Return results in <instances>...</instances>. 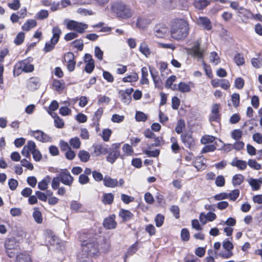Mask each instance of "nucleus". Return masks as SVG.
Wrapping results in <instances>:
<instances>
[{"mask_svg": "<svg viewBox=\"0 0 262 262\" xmlns=\"http://www.w3.org/2000/svg\"><path fill=\"white\" fill-rule=\"evenodd\" d=\"M210 60L215 65H217L220 62V58L217 54L215 52H212L210 53Z\"/></svg>", "mask_w": 262, "mask_h": 262, "instance_id": "obj_43", "label": "nucleus"}, {"mask_svg": "<svg viewBox=\"0 0 262 262\" xmlns=\"http://www.w3.org/2000/svg\"><path fill=\"white\" fill-rule=\"evenodd\" d=\"M81 246L82 252L85 253L87 256L85 257V260H82L83 257H81V258L79 257L80 262H91L89 256L96 254L98 249L94 235L89 234L86 239L82 241Z\"/></svg>", "mask_w": 262, "mask_h": 262, "instance_id": "obj_2", "label": "nucleus"}, {"mask_svg": "<svg viewBox=\"0 0 262 262\" xmlns=\"http://www.w3.org/2000/svg\"><path fill=\"white\" fill-rule=\"evenodd\" d=\"M192 55L198 59H202L204 57V50L200 48V43L198 42L191 49Z\"/></svg>", "mask_w": 262, "mask_h": 262, "instance_id": "obj_15", "label": "nucleus"}, {"mask_svg": "<svg viewBox=\"0 0 262 262\" xmlns=\"http://www.w3.org/2000/svg\"><path fill=\"white\" fill-rule=\"evenodd\" d=\"M190 30L188 21L183 18H175L171 23L170 36L173 39L179 41L185 39Z\"/></svg>", "mask_w": 262, "mask_h": 262, "instance_id": "obj_1", "label": "nucleus"}, {"mask_svg": "<svg viewBox=\"0 0 262 262\" xmlns=\"http://www.w3.org/2000/svg\"><path fill=\"white\" fill-rule=\"evenodd\" d=\"M171 102H172V105H171L172 108L173 110L178 109L180 104V99L178 97L174 96L172 98Z\"/></svg>", "mask_w": 262, "mask_h": 262, "instance_id": "obj_62", "label": "nucleus"}, {"mask_svg": "<svg viewBox=\"0 0 262 262\" xmlns=\"http://www.w3.org/2000/svg\"><path fill=\"white\" fill-rule=\"evenodd\" d=\"M181 139L185 146L190 147L194 145V140L191 135L182 134Z\"/></svg>", "mask_w": 262, "mask_h": 262, "instance_id": "obj_23", "label": "nucleus"}, {"mask_svg": "<svg viewBox=\"0 0 262 262\" xmlns=\"http://www.w3.org/2000/svg\"><path fill=\"white\" fill-rule=\"evenodd\" d=\"M32 154L33 157L36 161H39L41 159L40 152L37 148H29Z\"/></svg>", "mask_w": 262, "mask_h": 262, "instance_id": "obj_44", "label": "nucleus"}, {"mask_svg": "<svg viewBox=\"0 0 262 262\" xmlns=\"http://www.w3.org/2000/svg\"><path fill=\"white\" fill-rule=\"evenodd\" d=\"M58 177L62 184L68 186H72L74 179L68 169H60Z\"/></svg>", "mask_w": 262, "mask_h": 262, "instance_id": "obj_7", "label": "nucleus"}, {"mask_svg": "<svg viewBox=\"0 0 262 262\" xmlns=\"http://www.w3.org/2000/svg\"><path fill=\"white\" fill-rule=\"evenodd\" d=\"M103 77L108 82H113L114 80V78L112 74L107 71H103Z\"/></svg>", "mask_w": 262, "mask_h": 262, "instance_id": "obj_60", "label": "nucleus"}, {"mask_svg": "<svg viewBox=\"0 0 262 262\" xmlns=\"http://www.w3.org/2000/svg\"><path fill=\"white\" fill-rule=\"evenodd\" d=\"M142 77L140 79V82L142 84H148L149 81L147 78L148 70L146 67H143L141 69Z\"/></svg>", "mask_w": 262, "mask_h": 262, "instance_id": "obj_32", "label": "nucleus"}, {"mask_svg": "<svg viewBox=\"0 0 262 262\" xmlns=\"http://www.w3.org/2000/svg\"><path fill=\"white\" fill-rule=\"evenodd\" d=\"M239 95L237 93H234L231 96V100L234 107H237L239 104Z\"/></svg>", "mask_w": 262, "mask_h": 262, "instance_id": "obj_51", "label": "nucleus"}, {"mask_svg": "<svg viewBox=\"0 0 262 262\" xmlns=\"http://www.w3.org/2000/svg\"><path fill=\"white\" fill-rule=\"evenodd\" d=\"M133 91V88L127 89L125 91L120 90L119 95L121 100L125 104H129L132 99L131 94Z\"/></svg>", "mask_w": 262, "mask_h": 262, "instance_id": "obj_11", "label": "nucleus"}, {"mask_svg": "<svg viewBox=\"0 0 262 262\" xmlns=\"http://www.w3.org/2000/svg\"><path fill=\"white\" fill-rule=\"evenodd\" d=\"M36 21L34 19L28 20L21 27L22 30L25 31H28L31 29L36 26Z\"/></svg>", "mask_w": 262, "mask_h": 262, "instance_id": "obj_27", "label": "nucleus"}, {"mask_svg": "<svg viewBox=\"0 0 262 262\" xmlns=\"http://www.w3.org/2000/svg\"><path fill=\"white\" fill-rule=\"evenodd\" d=\"M201 142L203 144H206L208 143H212L215 142L217 146H221V145L217 144V142H219L220 144H222V142L214 137L210 135H205L201 139Z\"/></svg>", "mask_w": 262, "mask_h": 262, "instance_id": "obj_19", "label": "nucleus"}, {"mask_svg": "<svg viewBox=\"0 0 262 262\" xmlns=\"http://www.w3.org/2000/svg\"><path fill=\"white\" fill-rule=\"evenodd\" d=\"M138 250L137 242L132 245L127 250L124 258V262H126V258L133 254L135 253Z\"/></svg>", "mask_w": 262, "mask_h": 262, "instance_id": "obj_33", "label": "nucleus"}, {"mask_svg": "<svg viewBox=\"0 0 262 262\" xmlns=\"http://www.w3.org/2000/svg\"><path fill=\"white\" fill-rule=\"evenodd\" d=\"M70 208L71 210L76 212H83L82 205L76 201H72L71 202Z\"/></svg>", "mask_w": 262, "mask_h": 262, "instance_id": "obj_30", "label": "nucleus"}, {"mask_svg": "<svg viewBox=\"0 0 262 262\" xmlns=\"http://www.w3.org/2000/svg\"><path fill=\"white\" fill-rule=\"evenodd\" d=\"M51 177L47 176L38 184V187L41 190H45L48 188L49 184L51 181Z\"/></svg>", "mask_w": 262, "mask_h": 262, "instance_id": "obj_25", "label": "nucleus"}, {"mask_svg": "<svg viewBox=\"0 0 262 262\" xmlns=\"http://www.w3.org/2000/svg\"><path fill=\"white\" fill-rule=\"evenodd\" d=\"M223 248L227 250L225 252H222L219 254L220 256L224 258H229L233 255L232 250L233 249V245L227 239L225 240L223 243Z\"/></svg>", "mask_w": 262, "mask_h": 262, "instance_id": "obj_9", "label": "nucleus"}, {"mask_svg": "<svg viewBox=\"0 0 262 262\" xmlns=\"http://www.w3.org/2000/svg\"><path fill=\"white\" fill-rule=\"evenodd\" d=\"M112 134V130L110 129H104L102 134V137L104 141H107Z\"/></svg>", "mask_w": 262, "mask_h": 262, "instance_id": "obj_59", "label": "nucleus"}, {"mask_svg": "<svg viewBox=\"0 0 262 262\" xmlns=\"http://www.w3.org/2000/svg\"><path fill=\"white\" fill-rule=\"evenodd\" d=\"M244 85V80L241 77L237 78L235 80L234 86L237 89H242Z\"/></svg>", "mask_w": 262, "mask_h": 262, "instance_id": "obj_56", "label": "nucleus"}, {"mask_svg": "<svg viewBox=\"0 0 262 262\" xmlns=\"http://www.w3.org/2000/svg\"><path fill=\"white\" fill-rule=\"evenodd\" d=\"M181 236L182 239L184 241H187L189 239V232L186 228H183L181 230Z\"/></svg>", "mask_w": 262, "mask_h": 262, "instance_id": "obj_64", "label": "nucleus"}, {"mask_svg": "<svg viewBox=\"0 0 262 262\" xmlns=\"http://www.w3.org/2000/svg\"><path fill=\"white\" fill-rule=\"evenodd\" d=\"M95 56L99 60L103 59V52L99 47H96L94 50Z\"/></svg>", "mask_w": 262, "mask_h": 262, "instance_id": "obj_58", "label": "nucleus"}, {"mask_svg": "<svg viewBox=\"0 0 262 262\" xmlns=\"http://www.w3.org/2000/svg\"><path fill=\"white\" fill-rule=\"evenodd\" d=\"M158 46L161 48L170 49L172 51H173L176 49V46L173 43H165L163 42H158Z\"/></svg>", "mask_w": 262, "mask_h": 262, "instance_id": "obj_45", "label": "nucleus"}, {"mask_svg": "<svg viewBox=\"0 0 262 262\" xmlns=\"http://www.w3.org/2000/svg\"><path fill=\"white\" fill-rule=\"evenodd\" d=\"M248 183L251 186L252 190L256 191L258 190L260 188V185L259 184V182L257 179L250 178L248 180Z\"/></svg>", "mask_w": 262, "mask_h": 262, "instance_id": "obj_35", "label": "nucleus"}, {"mask_svg": "<svg viewBox=\"0 0 262 262\" xmlns=\"http://www.w3.org/2000/svg\"><path fill=\"white\" fill-rule=\"evenodd\" d=\"M194 84L191 82L186 83L185 82H180L178 85V90L181 93H188L191 91V88L194 87Z\"/></svg>", "mask_w": 262, "mask_h": 262, "instance_id": "obj_16", "label": "nucleus"}, {"mask_svg": "<svg viewBox=\"0 0 262 262\" xmlns=\"http://www.w3.org/2000/svg\"><path fill=\"white\" fill-rule=\"evenodd\" d=\"M25 38V34L23 32H20L16 36L15 40L14 42L17 45H19L21 44Z\"/></svg>", "mask_w": 262, "mask_h": 262, "instance_id": "obj_52", "label": "nucleus"}, {"mask_svg": "<svg viewBox=\"0 0 262 262\" xmlns=\"http://www.w3.org/2000/svg\"><path fill=\"white\" fill-rule=\"evenodd\" d=\"M33 217L35 221L38 224H41L42 222V217L41 212L37 208H34V211L33 213Z\"/></svg>", "mask_w": 262, "mask_h": 262, "instance_id": "obj_37", "label": "nucleus"}, {"mask_svg": "<svg viewBox=\"0 0 262 262\" xmlns=\"http://www.w3.org/2000/svg\"><path fill=\"white\" fill-rule=\"evenodd\" d=\"M32 135L37 140L42 142H51L52 140L50 136L39 130L32 132Z\"/></svg>", "mask_w": 262, "mask_h": 262, "instance_id": "obj_14", "label": "nucleus"}, {"mask_svg": "<svg viewBox=\"0 0 262 262\" xmlns=\"http://www.w3.org/2000/svg\"><path fill=\"white\" fill-rule=\"evenodd\" d=\"M151 19L148 16H141L138 17L136 21V27L140 30H145L151 23Z\"/></svg>", "mask_w": 262, "mask_h": 262, "instance_id": "obj_10", "label": "nucleus"}, {"mask_svg": "<svg viewBox=\"0 0 262 262\" xmlns=\"http://www.w3.org/2000/svg\"><path fill=\"white\" fill-rule=\"evenodd\" d=\"M138 79V75L137 73H134L131 75H129L125 77H124L122 79L123 81L124 82H136Z\"/></svg>", "mask_w": 262, "mask_h": 262, "instance_id": "obj_41", "label": "nucleus"}, {"mask_svg": "<svg viewBox=\"0 0 262 262\" xmlns=\"http://www.w3.org/2000/svg\"><path fill=\"white\" fill-rule=\"evenodd\" d=\"M119 215L124 221L130 220L133 216V214L130 211L124 209L121 210Z\"/></svg>", "mask_w": 262, "mask_h": 262, "instance_id": "obj_29", "label": "nucleus"}, {"mask_svg": "<svg viewBox=\"0 0 262 262\" xmlns=\"http://www.w3.org/2000/svg\"><path fill=\"white\" fill-rule=\"evenodd\" d=\"M209 4V1L207 0H195L194 6L199 9H203Z\"/></svg>", "mask_w": 262, "mask_h": 262, "instance_id": "obj_38", "label": "nucleus"}, {"mask_svg": "<svg viewBox=\"0 0 262 262\" xmlns=\"http://www.w3.org/2000/svg\"><path fill=\"white\" fill-rule=\"evenodd\" d=\"M115 217V216L114 215H112L108 217L105 218L103 223L104 227L108 229H114L116 226Z\"/></svg>", "mask_w": 262, "mask_h": 262, "instance_id": "obj_18", "label": "nucleus"}, {"mask_svg": "<svg viewBox=\"0 0 262 262\" xmlns=\"http://www.w3.org/2000/svg\"><path fill=\"white\" fill-rule=\"evenodd\" d=\"M103 184L107 187L114 188L118 185V182L116 179H112L109 176H105Z\"/></svg>", "mask_w": 262, "mask_h": 262, "instance_id": "obj_20", "label": "nucleus"}, {"mask_svg": "<svg viewBox=\"0 0 262 262\" xmlns=\"http://www.w3.org/2000/svg\"><path fill=\"white\" fill-rule=\"evenodd\" d=\"M248 165L256 170H259L261 169V165L259 163H258L255 160H249L248 162Z\"/></svg>", "mask_w": 262, "mask_h": 262, "instance_id": "obj_53", "label": "nucleus"}, {"mask_svg": "<svg viewBox=\"0 0 262 262\" xmlns=\"http://www.w3.org/2000/svg\"><path fill=\"white\" fill-rule=\"evenodd\" d=\"M233 166L237 167L240 170H244L247 167V163L246 161L234 159L231 163Z\"/></svg>", "mask_w": 262, "mask_h": 262, "instance_id": "obj_26", "label": "nucleus"}, {"mask_svg": "<svg viewBox=\"0 0 262 262\" xmlns=\"http://www.w3.org/2000/svg\"><path fill=\"white\" fill-rule=\"evenodd\" d=\"M139 49L140 52L146 57H149L152 54L148 45L145 42H142L140 43Z\"/></svg>", "mask_w": 262, "mask_h": 262, "instance_id": "obj_21", "label": "nucleus"}, {"mask_svg": "<svg viewBox=\"0 0 262 262\" xmlns=\"http://www.w3.org/2000/svg\"><path fill=\"white\" fill-rule=\"evenodd\" d=\"M238 13L239 16L244 17L246 20L252 18L253 17V14L250 11L243 7L239 9Z\"/></svg>", "mask_w": 262, "mask_h": 262, "instance_id": "obj_24", "label": "nucleus"}, {"mask_svg": "<svg viewBox=\"0 0 262 262\" xmlns=\"http://www.w3.org/2000/svg\"><path fill=\"white\" fill-rule=\"evenodd\" d=\"M228 199L230 200L234 201L239 196V190L238 189H234L231 192L228 193Z\"/></svg>", "mask_w": 262, "mask_h": 262, "instance_id": "obj_49", "label": "nucleus"}, {"mask_svg": "<svg viewBox=\"0 0 262 262\" xmlns=\"http://www.w3.org/2000/svg\"><path fill=\"white\" fill-rule=\"evenodd\" d=\"M52 85L57 91H61L64 89L63 81L55 79L53 81Z\"/></svg>", "mask_w": 262, "mask_h": 262, "instance_id": "obj_40", "label": "nucleus"}, {"mask_svg": "<svg viewBox=\"0 0 262 262\" xmlns=\"http://www.w3.org/2000/svg\"><path fill=\"white\" fill-rule=\"evenodd\" d=\"M16 262H32V260L29 254L21 253L17 256Z\"/></svg>", "mask_w": 262, "mask_h": 262, "instance_id": "obj_34", "label": "nucleus"}, {"mask_svg": "<svg viewBox=\"0 0 262 262\" xmlns=\"http://www.w3.org/2000/svg\"><path fill=\"white\" fill-rule=\"evenodd\" d=\"M5 245L8 256L10 257L14 256L18 247V243L16 239L14 238H9L6 241Z\"/></svg>", "mask_w": 262, "mask_h": 262, "instance_id": "obj_6", "label": "nucleus"}, {"mask_svg": "<svg viewBox=\"0 0 262 262\" xmlns=\"http://www.w3.org/2000/svg\"><path fill=\"white\" fill-rule=\"evenodd\" d=\"M244 179V177L241 174H235L232 179V183L234 186L241 185Z\"/></svg>", "mask_w": 262, "mask_h": 262, "instance_id": "obj_31", "label": "nucleus"}, {"mask_svg": "<svg viewBox=\"0 0 262 262\" xmlns=\"http://www.w3.org/2000/svg\"><path fill=\"white\" fill-rule=\"evenodd\" d=\"M121 199L124 203L127 204L133 202L134 198L127 194H122L121 195Z\"/></svg>", "mask_w": 262, "mask_h": 262, "instance_id": "obj_55", "label": "nucleus"}, {"mask_svg": "<svg viewBox=\"0 0 262 262\" xmlns=\"http://www.w3.org/2000/svg\"><path fill=\"white\" fill-rule=\"evenodd\" d=\"M108 152L107 154L108 155L107 157V160L113 163L119 156V151L118 150V148H108Z\"/></svg>", "mask_w": 262, "mask_h": 262, "instance_id": "obj_17", "label": "nucleus"}, {"mask_svg": "<svg viewBox=\"0 0 262 262\" xmlns=\"http://www.w3.org/2000/svg\"><path fill=\"white\" fill-rule=\"evenodd\" d=\"M152 148H147L145 150V153L148 157H156L160 154V150L159 149H156L155 150H151Z\"/></svg>", "mask_w": 262, "mask_h": 262, "instance_id": "obj_48", "label": "nucleus"}, {"mask_svg": "<svg viewBox=\"0 0 262 262\" xmlns=\"http://www.w3.org/2000/svg\"><path fill=\"white\" fill-rule=\"evenodd\" d=\"M169 32V28L163 24L157 25L154 29V34L158 38H164Z\"/></svg>", "mask_w": 262, "mask_h": 262, "instance_id": "obj_8", "label": "nucleus"}, {"mask_svg": "<svg viewBox=\"0 0 262 262\" xmlns=\"http://www.w3.org/2000/svg\"><path fill=\"white\" fill-rule=\"evenodd\" d=\"M32 60V57H29L17 63L14 68V74L17 70H21L26 73L32 72L34 69V65L31 63Z\"/></svg>", "mask_w": 262, "mask_h": 262, "instance_id": "obj_5", "label": "nucleus"}, {"mask_svg": "<svg viewBox=\"0 0 262 262\" xmlns=\"http://www.w3.org/2000/svg\"><path fill=\"white\" fill-rule=\"evenodd\" d=\"M64 24L66 25L67 28L70 30H74L77 33L82 34L88 28V25L81 22H78L74 20L66 19Z\"/></svg>", "mask_w": 262, "mask_h": 262, "instance_id": "obj_4", "label": "nucleus"}, {"mask_svg": "<svg viewBox=\"0 0 262 262\" xmlns=\"http://www.w3.org/2000/svg\"><path fill=\"white\" fill-rule=\"evenodd\" d=\"M193 166L198 170L202 169L205 167V164L202 161L201 157H199L196 158L195 160L193 162Z\"/></svg>", "mask_w": 262, "mask_h": 262, "instance_id": "obj_42", "label": "nucleus"}, {"mask_svg": "<svg viewBox=\"0 0 262 262\" xmlns=\"http://www.w3.org/2000/svg\"><path fill=\"white\" fill-rule=\"evenodd\" d=\"M70 144L72 147H80V141L79 138L78 137L72 138L70 141Z\"/></svg>", "mask_w": 262, "mask_h": 262, "instance_id": "obj_63", "label": "nucleus"}, {"mask_svg": "<svg viewBox=\"0 0 262 262\" xmlns=\"http://www.w3.org/2000/svg\"><path fill=\"white\" fill-rule=\"evenodd\" d=\"M114 196L112 193H104L102 202L105 205H111L114 201Z\"/></svg>", "mask_w": 262, "mask_h": 262, "instance_id": "obj_28", "label": "nucleus"}, {"mask_svg": "<svg viewBox=\"0 0 262 262\" xmlns=\"http://www.w3.org/2000/svg\"><path fill=\"white\" fill-rule=\"evenodd\" d=\"M78 156L80 160L83 162L88 161L90 158L89 152L84 150H80Z\"/></svg>", "mask_w": 262, "mask_h": 262, "instance_id": "obj_39", "label": "nucleus"}, {"mask_svg": "<svg viewBox=\"0 0 262 262\" xmlns=\"http://www.w3.org/2000/svg\"><path fill=\"white\" fill-rule=\"evenodd\" d=\"M103 113V110L102 108H99L95 113L93 116V123L97 124V125H99V121Z\"/></svg>", "mask_w": 262, "mask_h": 262, "instance_id": "obj_36", "label": "nucleus"}, {"mask_svg": "<svg viewBox=\"0 0 262 262\" xmlns=\"http://www.w3.org/2000/svg\"><path fill=\"white\" fill-rule=\"evenodd\" d=\"M198 25L202 27L204 29L209 31L212 29V24L210 20L207 17L200 16L196 20Z\"/></svg>", "mask_w": 262, "mask_h": 262, "instance_id": "obj_12", "label": "nucleus"}, {"mask_svg": "<svg viewBox=\"0 0 262 262\" xmlns=\"http://www.w3.org/2000/svg\"><path fill=\"white\" fill-rule=\"evenodd\" d=\"M57 43H54L52 40L50 39V42H47L44 48V51L46 52H49L52 51L55 47V46Z\"/></svg>", "mask_w": 262, "mask_h": 262, "instance_id": "obj_54", "label": "nucleus"}, {"mask_svg": "<svg viewBox=\"0 0 262 262\" xmlns=\"http://www.w3.org/2000/svg\"><path fill=\"white\" fill-rule=\"evenodd\" d=\"M41 85L39 78L33 77L30 78L27 81V86L28 90L33 91L38 89Z\"/></svg>", "mask_w": 262, "mask_h": 262, "instance_id": "obj_13", "label": "nucleus"}, {"mask_svg": "<svg viewBox=\"0 0 262 262\" xmlns=\"http://www.w3.org/2000/svg\"><path fill=\"white\" fill-rule=\"evenodd\" d=\"M135 117L137 121L143 122L145 121L147 118L146 115L141 112H137L136 114Z\"/></svg>", "mask_w": 262, "mask_h": 262, "instance_id": "obj_50", "label": "nucleus"}, {"mask_svg": "<svg viewBox=\"0 0 262 262\" xmlns=\"http://www.w3.org/2000/svg\"><path fill=\"white\" fill-rule=\"evenodd\" d=\"M234 61L238 66L243 65L245 63V59L243 56L239 53H237L234 56Z\"/></svg>", "mask_w": 262, "mask_h": 262, "instance_id": "obj_47", "label": "nucleus"}, {"mask_svg": "<svg viewBox=\"0 0 262 262\" xmlns=\"http://www.w3.org/2000/svg\"><path fill=\"white\" fill-rule=\"evenodd\" d=\"M215 184L218 187H223L225 185V180L223 176H218L215 179Z\"/></svg>", "mask_w": 262, "mask_h": 262, "instance_id": "obj_57", "label": "nucleus"}, {"mask_svg": "<svg viewBox=\"0 0 262 262\" xmlns=\"http://www.w3.org/2000/svg\"><path fill=\"white\" fill-rule=\"evenodd\" d=\"M110 9L117 17L122 19H127L132 16L133 13L130 8L124 3L115 1L110 5Z\"/></svg>", "mask_w": 262, "mask_h": 262, "instance_id": "obj_3", "label": "nucleus"}, {"mask_svg": "<svg viewBox=\"0 0 262 262\" xmlns=\"http://www.w3.org/2000/svg\"><path fill=\"white\" fill-rule=\"evenodd\" d=\"M52 37L51 39L54 43H58L62 33L61 30L58 26L53 27L52 30Z\"/></svg>", "mask_w": 262, "mask_h": 262, "instance_id": "obj_22", "label": "nucleus"}, {"mask_svg": "<svg viewBox=\"0 0 262 262\" xmlns=\"http://www.w3.org/2000/svg\"><path fill=\"white\" fill-rule=\"evenodd\" d=\"M164 216L161 214H158L155 219V222L156 223V225L158 227H160L162 226L164 223Z\"/></svg>", "mask_w": 262, "mask_h": 262, "instance_id": "obj_46", "label": "nucleus"}, {"mask_svg": "<svg viewBox=\"0 0 262 262\" xmlns=\"http://www.w3.org/2000/svg\"><path fill=\"white\" fill-rule=\"evenodd\" d=\"M60 181V180L58 176L54 177L51 183L52 188L54 190L57 189L59 186Z\"/></svg>", "mask_w": 262, "mask_h": 262, "instance_id": "obj_61", "label": "nucleus"}]
</instances>
